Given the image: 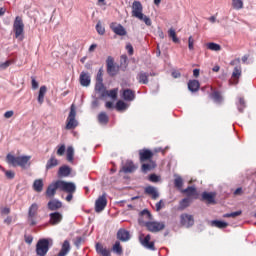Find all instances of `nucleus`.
I'll return each mask as SVG.
<instances>
[{
	"mask_svg": "<svg viewBox=\"0 0 256 256\" xmlns=\"http://www.w3.org/2000/svg\"><path fill=\"white\" fill-rule=\"evenodd\" d=\"M6 161L8 165H12V167H21L25 169L28 165H31L29 161H31V156H14L13 154H7Z\"/></svg>",
	"mask_w": 256,
	"mask_h": 256,
	"instance_id": "1",
	"label": "nucleus"
},
{
	"mask_svg": "<svg viewBox=\"0 0 256 256\" xmlns=\"http://www.w3.org/2000/svg\"><path fill=\"white\" fill-rule=\"evenodd\" d=\"M76 117H77V110L75 108V104H72L70 107L69 115L66 119L65 129H67V131H71L73 129H76V127H79V122L77 121Z\"/></svg>",
	"mask_w": 256,
	"mask_h": 256,
	"instance_id": "2",
	"label": "nucleus"
},
{
	"mask_svg": "<svg viewBox=\"0 0 256 256\" xmlns=\"http://www.w3.org/2000/svg\"><path fill=\"white\" fill-rule=\"evenodd\" d=\"M49 239L43 238L38 240L36 244V255L38 256H46L49 253Z\"/></svg>",
	"mask_w": 256,
	"mask_h": 256,
	"instance_id": "3",
	"label": "nucleus"
},
{
	"mask_svg": "<svg viewBox=\"0 0 256 256\" xmlns=\"http://www.w3.org/2000/svg\"><path fill=\"white\" fill-rule=\"evenodd\" d=\"M13 29L16 39H23V31H25V24H23V19L17 16L14 20Z\"/></svg>",
	"mask_w": 256,
	"mask_h": 256,
	"instance_id": "4",
	"label": "nucleus"
},
{
	"mask_svg": "<svg viewBox=\"0 0 256 256\" xmlns=\"http://www.w3.org/2000/svg\"><path fill=\"white\" fill-rule=\"evenodd\" d=\"M144 226L150 233H159L165 229V222L148 221L144 223Z\"/></svg>",
	"mask_w": 256,
	"mask_h": 256,
	"instance_id": "5",
	"label": "nucleus"
},
{
	"mask_svg": "<svg viewBox=\"0 0 256 256\" xmlns=\"http://www.w3.org/2000/svg\"><path fill=\"white\" fill-rule=\"evenodd\" d=\"M60 185V191H64L65 193H75L77 191V186L73 182H66L63 180H58Z\"/></svg>",
	"mask_w": 256,
	"mask_h": 256,
	"instance_id": "6",
	"label": "nucleus"
},
{
	"mask_svg": "<svg viewBox=\"0 0 256 256\" xmlns=\"http://www.w3.org/2000/svg\"><path fill=\"white\" fill-rule=\"evenodd\" d=\"M107 207V194H102L95 202L96 213H101Z\"/></svg>",
	"mask_w": 256,
	"mask_h": 256,
	"instance_id": "7",
	"label": "nucleus"
},
{
	"mask_svg": "<svg viewBox=\"0 0 256 256\" xmlns=\"http://www.w3.org/2000/svg\"><path fill=\"white\" fill-rule=\"evenodd\" d=\"M110 29L115 33V35H118L119 37H125L127 35V30L123 25L118 24L117 22H112L110 24Z\"/></svg>",
	"mask_w": 256,
	"mask_h": 256,
	"instance_id": "8",
	"label": "nucleus"
},
{
	"mask_svg": "<svg viewBox=\"0 0 256 256\" xmlns=\"http://www.w3.org/2000/svg\"><path fill=\"white\" fill-rule=\"evenodd\" d=\"M180 223L183 227H193V225H195V219L193 218V215L184 213L180 215Z\"/></svg>",
	"mask_w": 256,
	"mask_h": 256,
	"instance_id": "9",
	"label": "nucleus"
},
{
	"mask_svg": "<svg viewBox=\"0 0 256 256\" xmlns=\"http://www.w3.org/2000/svg\"><path fill=\"white\" fill-rule=\"evenodd\" d=\"M140 243L145 249H149L150 251H155V242L151 241V234L146 235L144 238L143 236L140 237Z\"/></svg>",
	"mask_w": 256,
	"mask_h": 256,
	"instance_id": "10",
	"label": "nucleus"
},
{
	"mask_svg": "<svg viewBox=\"0 0 256 256\" xmlns=\"http://www.w3.org/2000/svg\"><path fill=\"white\" fill-rule=\"evenodd\" d=\"M132 17L138 19L139 17H143V4L139 1H134L132 4Z\"/></svg>",
	"mask_w": 256,
	"mask_h": 256,
	"instance_id": "11",
	"label": "nucleus"
},
{
	"mask_svg": "<svg viewBox=\"0 0 256 256\" xmlns=\"http://www.w3.org/2000/svg\"><path fill=\"white\" fill-rule=\"evenodd\" d=\"M107 73L111 75V77H114V75L119 73V66L113 63V58L111 57H108L107 59Z\"/></svg>",
	"mask_w": 256,
	"mask_h": 256,
	"instance_id": "12",
	"label": "nucleus"
},
{
	"mask_svg": "<svg viewBox=\"0 0 256 256\" xmlns=\"http://www.w3.org/2000/svg\"><path fill=\"white\" fill-rule=\"evenodd\" d=\"M155 153L149 149L139 150L140 163H145V161H151Z\"/></svg>",
	"mask_w": 256,
	"mask_h": 256,
	"instance_id": "13",
	"label": "nucleus"
},
{
	"mask_svg": "<svg viewBox=\"0 0 256 256\" xmlns=\"http://www.w3.org/2000/svg\"><path fill=\"white\" fill-rule=\"evenodd\" d=\"M79 82L82 87L91 85V74L87 71H82L79 76Z\"/></svg>",
	"mask_w": 256,
	"mask_h": 256,
	"instance_id": "14",
	"label": "nucleus"
},
{
	"mask_svg": "<svg viewBox=\"0 0 256 256\" xmlns=\"http://www.w3.org/2000/svg\"><path fill=\"white\" fill-rule=\"evenodd\" d=\"M57 189H60L59 180L51 183L47 189H46V197L52 198L55 197V194L57 193Z\"/></svg>",
	"mask_w": 256,
	"mask_h": 256,
	"instance_id": "15",
	"label": "nucleus"
},
{
	"mask_svg": "<svg viewBox=\"0 0 256 256\" xmlns=\"http://www.w3.org/2000/svg\"><path fill=\"white\" fill-rule=\"evenodd\" d=\"M135 171H137V166L131 160H127L120 169V173H135Z\"/></svg>",
	"mask_w": 256,
	"mask_h": 256,
	"instance_id": "16",
	"label": "nucleus"
},
{
	"mask_svg": "<svg viewBox=\"0 0 256 256\" xmlns=\"http://www.w3.org/2000/svg\"><path fill=\"white\" fill-rule=\"evenodd\" d=\"M50 220L49 223L50 225H59L63 221V214L59 212H54L49 214Z\"/></svg>",
	"mask_w": 256,
	"mask_h": 256,
	"instance_id": "17",
	"label": "nucleus"
},
{
	"mask_svg": "<svg viewBox=\"0 0 256 256\" xmlns=\"http://www.w3.org/2000/svg\"><path fill=\"white\" fill-rule=\"evenodd\" d=\"M241 66H236L232 72V78L230 80L231 85H237L239 83V77H241Z\"/></svg>",
	"mask_w": 256,
	"mask_h": 256,
	"instance_id": "18",
	"label": "nucleus"
},
{
	"mask_svg": "<svg viewBox=\"0 0 256 256\" xmlns=\"http://www.w3.org/2000/svg\"><path fill=\"white\" fill-rule=\"evenodd\" d=\"M182 193H185L188 199H197L199 197V193H197V188L194 186H188L186 189L182 190Z\"/></svg>",
	"mask_w": 256,
	"mask_h": 256,
	"instance_id": "19",
	"label": "nucleus"
},
{
	"mask_svg": "<svg viewBox=\"0 0 256 256\" xmlns=\"http://www.w3.org/2000/svg\"><path fill=\"white\" fill-rule=\"evenodd\" d=\"M117 239L122 242H127L129 241V239H131V234L129 233V231L121 228L117 232Z\"/></svg>",
	"mask_w": 256,
	"mask_h": 256,
	"instance_id": "20",
	"label": "nucleus"
},
{
	"mask_svg": "<svg viewBox=\"0 0 256 256\" xmlns=\"http://www.w3.org/2000/svg\"><path fill=\"white\" fill-rule=\"evenodd\" d=\"M145 195H149L152 199H159V192L157 191V188L153 186H147L144 189Z\"/></svg>",
	"mask_w": 256,
	"mask_h": 256,
	"instance_id": "21",
	"label": "nucleus"
},
{
	"mask_svg": "<svg viewBox=\"0 0 256 256\" xmlns=\"http://www.w3.org/2000/svg\"><path fill=\"white\" fill-rule=\"evenodd\" d=\"M157 167V163L153 160H149L148 163L142 164L141 170L142 173H149V171H153Z\"/></svg>",
	"mask_w": 256,
	"mask_h": 256,
	"instance_id": "22",
	"label": "nucleus"
},
{
	"mask_svg": "<svg viewBox=\"0 0 256 256\" xmlns=\"http://www.w3.org/2000/svg\"><path fill=\"white\" fill-rule=\"evenodd\" d=\"M96 253L102 256H111V250L104 247L101 243L96 244Z\"/></svg>",
	"mask_w": 256,
	"mask_h": 256,
	"instance_id": "23",
	"label": "nucleus"
},
{
	"mask_svg": "<svg viewBox=\"0 0 256 256\" xmlns=\"http://www.w3.org/2000/svg\"><path fill=\"white\" fill-rule=\"evenodd\" d=\"M63 207V203L59 200H50L48 202V209L49 211H58V209H61Z\"/></svg>",
	"mask_w": 256,
	"mask_h": 256,
	"instance_id": "24",
	"label": "nucleus"
},
{
	"mask_svg": "<svg viewBox=\"0 0 256 256\" xmlns=\"http://www.w3.org/2000/svg\"><path fill=\"white\" fill-rule=\"evenodd\" d=\"M202 201H206L208 205L215 203V193L203 192L202 193Z\"/></svg>",
	"mask_w": 256,
	"mask_h": 256,
	"instance_id": "25",
	"label": "nucleus"
},
{
	"mask_svg": "<svg viewBox=\"0 0 256 256\" xmlns=\"http://www.w3.org/2000/svg\"><path fill=\"white\" fill-rule=\"evenodd\" d=\"M70 251H71V244L68 242V240H65L57 256H66L67 253H69Z\"/></svg>",
	"mask_w": 256,
	"mask_h": 256,
	"instance_id": "26",
	"label": "nucleus"
},
{
	"mask_svg": "<svg viewBox=\"0 0 256 256\" xmlns=\"http://www.w3.org/2000/svg\"><path fill=\"white\" fill-rule=\"evenodd\" d=\"M95 92L98 95H100V97H103V95H105V93L107 92V88H105V84H103V82H96Z\"/></svg>",
	"mask_w": 256,
	"mask_h": 256,
	"instance_id": "27",
	"label": "nucleus"
},
{
	"mask_svg": "<svg viewBox=\"0 0 256 256\" xmlns=\"http://www.w3.org/2000/svg\"><path fill=\"white\" fill-rule=\"evenodd\" d=\"M71 168L69 166H61L58 170V177H69Z\"/></svg>",
	"mask_w": 256,
	"mask_h": 256,
	"instance_id": "28",
	"label": "nucleus"
},
{
	"mask_svg": "<svg viewBox=\"0 0 256 256\" xmlns=\"http://www.w3.org/2000/svg\"><path fill=\"white\" fill-rule=\"evenodd\" d=\"M97 119L100 125H107V123H109V115H107V112H100Z\"/></svg>",
	"mask_w": 256,
	"mask_h": 256,
	"instance_id": "29",
	"label": "nucleus"
},
{
	"mask_svg": "<svg viewBox=\"0 0 256 256\" xmlns=\"http://www.w3.org/2000/svg\"><path fill=\"white\" fill-rule=\"evenodd\" d=\"M138 82L142 85H147L149 83V73L140 72L137 76Z\"/></svg>",
	"mask_w": 256,
	"mask_h": 256,
	"instance_id": "30",
	"label": "nucleus"
},
{
	"mask_svg": "<svg viewBox=\"0 0 256 256\" xmlns=\"http://www.w3.org/2000/svg\"><path fill=\"white\" fill-rule=\"evenodd\" d=\"M199 86H200V84L197 80H190L188 82V89L192 93H196V91H199Z\"/></svg>",
	"mask_w": 256,
	"mask_h": 256,
	"instance_id": "31",
	"label": "nucleus"
},
{
	"mask_svg": "<svg viewBox=\"0 0 256 256\" xmlns=\"http://www.w3.org/2000/svg\"><path fill=\"white\" fill-rule=\"evenodd\" d=\"M59 165V160L55 158V156H51V158L46 163V169L49 171V169H53V167H57Z\"/></svg>",
	"mask_w": 256,
	"mask_h": 256,
	"instance_id": "32",
	"label": "nucleus"
},
{
	"mask_svg": "<svg viewBox=\"0 0 256 256\" xmlns=\"http://www.w3.org/2000/svg\"><path fill=\"white\" fill-rule=\"evenodd\" d=\"M43 179H37L33 183V189L36 193H41L43 191Z\"/></svg>",
	"mask_w": 256,
	"mask_h": 256,
	"instance_id": "33",
	"label": "nucleus"
},
{
	"mask_svg": "<svg viewBox=\"0 0 256 256\" xmlns=\"http://www.w3.org/2000/svg\"><path fill=\"white\" fill-rule=\"evenodd\" d=\"M113 253L116 255H123V246H121V242L116 241L112 247Z\"/></svg>",
	"mask_w": 256,
	"mask_h": 256,
	"instance_id": "34",
	"label": "nucleus"
},
{
	"mask_svg": "<svg viewBox=\"0 0 256 256\" xmlns=\"http://www.w3.org/2000/svg\"><path fill=\"white\" fill-rule=\"evenodd\" d=\"M189 205H191V198H184L180 201L178 209L183 211L184 209H187Z\"/></svg>",
	"mask_w": 256,
	"mask_h": 256,
	"instance_id": "35",
	"label": "nucleus"
},
{
	"mask_svg": "<svg viewBox=\"0 0 256 256\" xmlns=\"http://www.w3.org/2000/svg\"><path fill=\"white\" fill-rule=\"evenodd\" d=\"M37 211H39V205L37 203H33L28 210V215L30 217H37Z\"/></svg>",
	"mask_w": 256,
	"mask_h": 256,
	"instance_id": "36",
	"label": "nucleus"
},
{
	"mask_svg": "<svg viewBox=\"0 0 256 256\" xmlns=\"http://www.w3.org/2000/svg\"><path fill=\"white\" fill-rule=\"evenodd\" d=\"M127 107H129V105H127V103H125L124 101L122 100H119L116 105H115V109L116 111H126Z\"/></svg>",
	"mask_w": 256,
	"mask_h": 256,
	"instance_id": "37",
	"label": "nucleus"
},
{
	"mask_svg": "<svg viewBox=\"0 0 256 256\" xmlns=\"http://www.w3.org/2000/svg\"><path fill=\"white\" fill-rule=\"evenodd\" d=\"M207 49L209 51H221V45L215 43V42H209L206 44Z\"/></svg>",
	"mask_w": 256,
	"mask_h": 256,
	"instance_id": "38",
	"label": "nucleus"
},
{
	"mask_svg": "<svg viewBox=\"0 0 256 256\" xmlns=\"http://www.w3.org/2000/svg\"><path fill=\"white\" fill-rule=\"evenodd\" d=\"M212 225H214V227H217L218 229H225L229 224L221 220H214L212 221Z\"/></svg>",
	"mask_w": 256,
	"mask_h": 256,
	"instance_id": "39",
	"label": "nucleus"
},
{
	"mask_svg": "<svg viewBox=\"0 0 256 256\" xmlns=\"http://www.w3.org/2000/svg\"><path fill=\"white\" fill-rule=\"evenodd\" d=\"M119 93V88H113L112 90H106L103 97H117Z\"/></svg>",
	"mask_w": 256,
	"mask_h": 256,
	"instance_id": "40",
	"label": "nucleus"
},
{
	"mask_svg": "<svg viewBox=\"0 0 256 256\" xmlns=\"http://www.w3.org/2000/svg\"><path fill=\"white\" fill-rule=\"evenodd\" d=\"M74 155H75V150L73 149L72 146H69L67 148V161L72 163Z\"/></svg>",
	"mask_w": 256,
	"mask_h": 256,
	"instance_id": "41",
	"label": "nucleus"
},
{
	"mask_svg": "<svg viewBox=\"0 0 256 256\" xmlns=\"http://www.w3.org/2000/svg\"><path fill=\"white\" fill-rule=\"evenodd\" d=\"M139 21H143L147 27H151L153 25V22L151 21V18H149L147 15L142 14V17L138 18Z\"/></svg>",
	"mask_w": 256,
	"mask_h": 256,
	"instance_id": "42",
	"label": "nucleus"
},
{
	"mask_svg": "<svg viewBox=\"0 0 256 256\" xmlns=\"http://www.w3.org/2000/svg\"><path fill=\"white\" fill-rule=\"evenodd\" d=\"M232 7L239 11L243 7V0H232Z\"/></svg>",
	"mask_w": 256,
	"mask_h": 256,
	"instance_id": "43",
	"label": "nucleus"
},
{
	"mask_svg": "<svg viewBox=\"0 0 256 256\" xmlns=\"http://www.w3.org/2000/svg\"><path fill=\"white\" fill-rule=\"evenodd\" d=\"M96 31L98 35H105V27L101 24V21H98L96 24Z\"/></svg>",
	"mask_w": 256,
	"mask_h": 256,
	"instance_id": "44",
	"label": "nucleus"
},
{
	"mask_svg": "<svg viewBox=\"0 0 256 256\" xmlns=\"http://www.w3.org/2000/svg\"><path fill=\"white\" fill-rule=\"evenodd\" d=\"M174 185L177 189H181L183 187V178L181 176H178L174 179Z\"/></svg>",
	"mask_w": 256,
	"mask_h": 256,
	"instance_id": "45",
	"label": "nucleus"
},
{
	"mask_svg": "<svg viewBox=\"0 0 256 256\" xmlns=\"http://www.w3.org/2000/svg\"><path fill=\"white\" fill-rule=\"evenodd\" d=\"M168 33H169V37L172 38L173 43H179V38H177V34L175 33V30L170 29Z\"/></svg>",
	"mask_w": 256,
	"mask_h": 256,
	"instance_id": "46",
	"label": "nucleus"
},
{
	"mask_svg": "<svg viewBox=\"0 0 256 256\" xmlns=\"http://www.w3.org/2000/svg\"><path fill=\"white\" fill-rule=\"evenodd\" d=\"M122 97H135V92L131 89H125L122 92Z\"/></svg>",
	"mask_w": 256,
	"mask_h": 256,
	"instance_id": "47",
	"label": "nucleus"
},
{
	"mask_svg": "<svg viewBox=\"0 0 256 256\" xmlns=\"http://www.w3.org/2000/svg\"><path fill=\"white\" fill-rule=\"evenodd\" d=\"M243 211L241 210H238L236 212H232V213H227V214H224V217H232L233 219H235V217H239V215H242Z\"/></svg>",
	"mask_w": 256,
	"mask_h": 256,
	"instance_id": "48",
	"label": "nucleus"
},
{
	"mask_svg": "<svg viewBox=\"0 0 256 256\" xmlns=\"http://www.w3.org/2000/svg\"><path fill=\"white\" fill-rule=\"evenodd\" d=\"M96 82L103 83V68H100L96 75Z\"/></svg>",
	"mask_w": 256,
	"mask_h": 256,
	"instance_id": "49",
	"label": "nucleus"
},
{
	"mask_svg": "<svg viewBox=\"0 0 256 256\" xmlns=\"http://www.w3.org/2000/svg\"><path fill=\"white\" fill-rule=\"evenodd\" d=\"M244 109H245V99L240 98L238 103V111L240 113H243Z\"/></svg>",
	"mask_w": 256,
	"mask_h": 256,
	"instance_id": "50",
	"label": "nucleus"
},
{
	"mask_svg": "<svg viewBox=\"0 0 256 256\" xmlns=\"http://www.w3.org/2000/svg\"><path fill=\"white\" fill-rule=\"evenodd\" d=\"M56 153L59 157H62V155H65V144L58 146Z\"/></svg>",
	"mask_w": 256,
	"mask_h": 256,
	"instance_id": "51",
	"label": "nucleus"
},
{
	"mask_svg": "<svg viewBox=\"0 0 256 256\" xmlns=\"http://www.w3.org/2000/svg\"><path fill=\"white\" fill-rule=\"evenodd\" d=\"M35 217L36 216L28 215V223L30 227H35V225H37V220H35Z\"/></svg>",
	"mask_w": 256,
	"mask_h": 256,
	"instance_id": "52",
	"label": "nucleus"
},
{
	"mask_svg": "<svg viewBox=\"0 0 256 256\" xmlns=\"http://www.w3.org/2000/svg\"><path fill=\"white\" fill-rule=\"evenodd\" d=\"M194 43H195V41L193 40V36H190L189 38H188V49L190 50V51H193V49H194Z\"/></svg>",
	"mask_w": 256,
	"mask_h": 256,
	"instance_id": "53",
	"label": "nucleus"
},
{
	"mask_svg": "<svg viewBox=\"0 0 256 256\" xmlns=\"http://www.w3.org/2000/svg\"><path fill=\"white\" fill-rule=\"evenodd\" d=\"M46 93H47V86H41L38 97H45Z\"/></svg>",
	"mask_w": 256,
	"mask_h": 256,
	"instance_id": "54",
	"label": "nucleus"
},
{
	"mask_svg": "<svg viewBox=\"0 0 256 256\" xmlns=\"http://www.w3.org/2000/svg\"><path fill=\"white\" fill-rule=\"evenodd\" d=\"M149 181H151V183H159V176L156 174H151L149 176Z\"/></svg>",
	"mask_w": 256,
	"mask_h": 256,
	"instance_id": "55",
	"label": "nucleus"
},
{
	"mask_svg": "<svg viewBox=\"0 0 256 256\" xmlns=\"http://www.w3.org/2000/svg\"><path fill=\"white\" fill-rule=\"evenodd\" d=\"M163 207H165V202H163V200H160L159 202L156 203V211L157 212L161 211V209H163Z\"/></svg>",
	"mask_w": 256,
	"mask_h": 256,
	"instance_id": "56",
	"label": "nucleus"
},
{
	"mask_svg": "<svg viewBox=\"0 0 256 256\" xmlns=\"http://www.w3.org/2000/svg\"><path fill=\"white\" fill-rule=\"evenodd\" d=\"M5 175H6L7 179H15V172H13L11 170L5 171Z\"/></svg>",
	"mask_w": 256,
	"mask_h": 256,
	"instance_id": "57",
	"label": "nucleus"
},
{
	"mask_svg": "<svg viewBox=\"0 0 256 256\" xmlns=\"http://www.w3.org/2000/svg\"><path fill=\"white\" fill-rule=\"evenodd\" d=\"M24 240H25V243H27L28 245H31V243H33V236L25 235Z\"/></svg>",
	"mask_w": 256,
	"mask_h": 256,
	"instance_id": "58",
	"label": "nucleus"
},
{
	"mask_svg": "<svg viewBox=\"0 0 256 256\" xmlns=\"http://www.w3.org/2000/svg\"><path fill=\"white\" fill-rule=\"evenodd\" d=\"M13 115H15V112H13V110H10V111H7L4 113L5 119H11V117H13Z\"/></svg>",
	"mask_w": 256,
	"mask_h": 256,
	"instance_id": "59",
	"label": "nucleus"
},
{
	"mask_svg": "<svg viewBox=\"0 0 256 256\" xmlns=\"http://www.w3.org/2000/svg\"><path fill=\"white\" fill-rule=\"evenodd\" d=\"M141 215L143 216V217H147V219H151V212H149V210H147V209H145V210H143L142 212H141Z\"/></svg>",
	"mask_w": 256,
	"mask_h": 256,
	"instance_id": "60",
	"label": "nucleus"
},
{
	"mask_svg": "<svg viewBox=\"0 0 256 256\" xmlns=\"http://www.w3.org/2000/svg\"><path fill=\"white\" fill-rule=\"evenodd\" d=\"M105 107H106V109H115V103L108 101V102H106Z\"/></svg>",
	"mask_w": 256,
	"mask_h": 256,
	"instance_id": "61",
	"label": "nucleus"
},
{
	"mask_svg": "<svg viewBox=\"0 0 256 256\" xmlns=\"http://www.w3.org/2000/svg\"><path fill=\"white\" fill-rule=\"evenodd\" d=\"M9 65H11L10 61H6L0 64V69L4 70L7 69V67H9Z\"/></svg>",
	"mask_w": 256,
	"mask_h": 256,
	"instance_id": "62",
	"label": "nucleus"
},
{
	"mask_svg": "<svg viewBox=\"0 0 256 256\" xmlns=\"http://www.w3.org/2000/svg\"><path fill=\"white\" fill-rule=\"evenodd\" d=\"M126 50L128 51L129 55H133V45H131L130 43H128L126 45Z\"/></svg>",
	"mask_w": 256,
	"mask_h": 256,
	"instance_id": "63",
	"label": "nucleus"
},
{
	"mask_svg": "<svg viewBox=\"0 0 256 256\" xmlns=\"http://www.w3.org/2000/svg\"><path fill=\"white\" fill-rule=\"evenodd\" d=\"M82 241H83V238L77 237L76 240H75V242H74V245H75L76 247H80Z\"/></svg>",
	"mask_w": 256,
	"mask_h": 256,
	"instance_id": "64",
	"label": "nucleus"
}]
</instances>
